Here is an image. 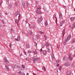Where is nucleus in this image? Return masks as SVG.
Listing matches in <instances>:
<instances>
[{
	"label": "nucleus",
	"instance_id": "1",
	"mask_svg": "<svg viewBox=\"0 0 75 75\" xmlns=\"http://www.w3.org/2000/svg\"><path fill=\"white\" fill-rule=\"evenodd\" d=\"M22 6L23 8H25V7L28 8L30 7V4L28 2H27L26 4V6L25 5V3L24 2L22 3Z\"/></svg>",
	"mask_w": 75,
	"mask_h": 75
},
{
	"label": "nucleus",
	"instance_id": "2",
	"mask_svg": "<svg viewBox=\"0 0 75 75\" xmlns=\"http://www.w3.org/2000/svg\"><path fill=\"white\" fill-rule=\"evenodd\" d=\"M42 16L40 17L39 18V20H38V23L39 24H40L41 22H42Z\"/></svg>",
	"mask_w": 75,
	"mask_h": 75
},
{
	"label": "nucleus",
	"instance_id": "3",
	"mask_svg": "<svg viewBox=\"0 0 75 75\" xmlns=\"http://www.w3.org/2000/svg\"><path fill=\"white\" fill-rule=\"evenodd\" d=\"M4 62H5V63H6V64H8V63H9V62L7 60V58L6 57H4Z\"/></svg>",
	"mask_w": 75,
	"mask_h": 75
},
{
	"label": "nucleus",
	"instance_id": "4",
	"mask_svg": "<svg viewBox=\"0 0 75 75\" xmlns=\"http://www.w3.org/2000/svg\"><path fill=\"white\" fill-rule=\"evenodd\" d=\"M64 65L66 67H69V66H70V65H71V63L69 62H67L65 63Z\"/></svg>",
	"mask_w": 75,
	"mask_h": 75
},
{
	"label": "nucleus",
	"instance_id": "5",
	"mask_svg": "<svg viewBox=\"0 0 75 75\" xmlns=\"http://www.w3.org/2000/svg\"><path fill=\"white\" fill-rule=\"evenodd\" d=\"M18 16V19H17L18 23H19V21H20V15L19 14L16 15V16Z\"/></svg>",
	"mask_w": 75,
	"mask_h": 75
},
{
	"label": "nucleus",
	"instance_id": "6",
	"mask_svg": "<svg viewBox=\"0 0 75 75\" xmlns=\"http://www.w3.org/2000/svg\"><path fill=\"white\" fill-rule=\"evenodd\" d=\"M69 57H68V58L70 60V61H72V57H71V54H69Z\"/></svg>",
	"mask_w": 75,
	"mask_h": 75
},
{
	"label": "nucleus",
	"instance_id": "7",
	"mask_svg": "<svg viewBox=\"0 0 75 75\" xmlns=\"http://www.w3.org/2000/svg\"><path fill=\"white\" fill-rule=\"evenodd\" d=\"M71 35H69L67 38L66 40V41H68L71 39Z\"/></svg>",
	"mask_w": 75,
	"mask_h": 75
},
{
	"label": "nucleus",
	"instance_id": "8",
	"mask_svg": "<svg viewBox=\"0 0 75 75\" xmlns=\"http://www.w3.org/2000/svg\"><path fill=\"white\" fill-rule=\"evenodd\" d=\"M59 18L60 20H62V13H59Z\"/></svg>",
	"mask_w": 75,
	"mask_h": 75
},
{
	"label": "nucleus",
	"instance_id": "9",
	"mask_svg": "<svg viewBox=\"0 0 75 75\" xmlns=\"http://www.w3.org/2000/svg\"><path fill=\"white\" fill-rule=\"evenodd\" d=\"M15 40H16V41H20V36H18V37L17 39L15 38Z\"/></svg>",
	"mask_w": 75,
	"mask_h": 75
},
{
	"label": "nucleus",
	"instance_id": "10",
	"mask_svg": "<svg viewBox=\"0 0 75 75\" xmlns=\"http://www.w3.org/2000/svg\"><path fill=\"white\" fill-rule=\"evenodd\" d=\"M8 66H9V65H5V68H6L7 70L8 71H10V69L8 68Z\"/></svg>",
	"mask_w": 75,
	"mask_h": 75
},
{
	"label": "nucleus",
	"instance_id": "11",
	"mask_svg": "<svg viewBox=\"0 0 75 75\" xmlns=\"http://www.w3.org/2000/svg\"><path fill=\"white\" fill-rule=\"evenodd\" d=\"M64 23H65V21H62L60 24V27L62 26L64 24Z\"/></svg>",
	"mask_w": 75,
	"mask_h": 75
},
{
	"label": "nucleus",
	"instance_id": "12",
	"mask_svg": "<svg viewBox=\"0 0 75 75\" xmlns=\"http://www.w3.org/2000/svg\"><path fill=\"white\" fill-rule=\"evenodd\" d=\"M52 59L53 61H54V60L55 59V57L54 56V54H52L51 55Z\"/></svg>",
	"mask_w": 75,
	"mask_h": 75
},
{
	"label": "nucleus",
	"instance_id": "13",
	"mask_svg": "<svg viewBox=\"0 0 75 75\" xmlns=\"http://www.w3.org/2000/svg\"><path fill=\"white\" fill-rule=\"evenodd\" d=\"M36 12L37 14H41V12H40V11L36 10Z\"/></svg>",
	"mask_w": 75,
	"mask_h": 75
},
{
	"label": "nucleus",
	"instance_id": "14",
	"mask_svg": "<svg viewBox=\"0 0 75 75\" xmlns=\"http://www.w3.org/2000/svg\"><path fill=\"white\" fill-rule=\"evenodd\" d=\"M45 45L47 47H48V46H49V47H51V44L48 43H46Z\"/></svg>",
	"mask_w": 75,
	"mask_h": 75
},
{
	"label": "nucleus",
	"instance_id": "15",
	"mask_svg": "<svg viewBox=\"0 0 75 75\" xmlns=\"http://www.w3.org/2000/svg\"><path fill=\"white\" fill-rule=\"evenodd\" d=\"M32 59L33 61H34V63H35V62H36V59L35 58V57L34 56L33 57Z\"/></svg>",
	"mask_w": 75,
	"mask_h": 75
},
{
	"label": "nucleus",
	"instance_id": "16",
	"mask_svg": "<svg viewBox=\"0 0 75 75\" xmlns=\"http://www.w3.org/2000/svg\"><path fill=\"white\" fill-rule=\"evenodd\" d=\"M75 19V18L74 17H71L70 18V20L71 21H73Z\"/></svg>",
	"mask_w": 75,
	"mask_h": 75
},
{
	"label": "nucleus",
	"instance_id": "17",
	"mask_svg": "<svg viewBox=\"0 0 75 75\" xmlns=\"http://www.w3.org/2000/svg\"><path fill=\"white\" fill-rule=\"evenodd\" d=\"M67 42H68V41H66V40H64V42H63V44L64 45H66L67 44Z\"/></svg>",
	"mask_w": 75,
	"mask_h": 75
},
{
	"label": "nucleus",
	"instance_id": "18",
	"mask_svg": "<svg viewBox=\"0 0 75 75\" xmlns=\"http://www.w3.org/2000/svg\"><path fill=\"white\" fill-rule=\"evenodd\" d=\"M47 51L46 50H43V54L44 55H45L47 54Z\"/></svg>",
	"mask_w": 75,
	"mask_h": 75
},
{
	"label": "nucleus",
	"instance_id": "19",
	"mask_svg": "<svg viewBox=\"0 0 75 75\" xmlns=\"http://www.w3.org/2000/svg\"><path fill=\"white\" fill-rule=\"evenodd\" d=\"M12 6H13L12 5V4H10L9 5L8 8H12Z\"/></svg>",
	"mask_w": 75,
	"mask_h": 75
},
{
	"label": "nucleus",
	"instance_id": "20",
	"mask_svg": "<svg viewBox=\"0 0 75 75\" xmlns=\"http://www.w3.org/2000/svg\"><path fill=\"white\" fill-rule=\"evenodd\" d=\"M48 25V22H47V21L46 20L45 21V26H47Z\"/></svg>",
	"mask_w": 75,
	"mask_h": 75
},
{
	"label": "nucleus",
	"instance_id": "21",
	"mask_svg": "<svg viewBox=\"0 0 75 75\" xmlns=\"http://www.w3.org/2000/svg\"><path fill=\"white\" fill-rule=\"evenodd\" d=\"M71 73L70 71H68L67 72V75H70Z\"/></svg>",
	"mask_w": 75,
	"mask_h": 75
},
{
	"label": "nucleus",
	"instance_id": "22",
	"mask_svg": "<svg viewBox=\"0 0 75 75\" xmlns=\"http://www.w3.org/2000/svg\"><path fill=\"white\" fill-rule=\"evenodd\" d=\"M36 37L37 40H39L40 39V36H39V35L37 34L36 35Z\"/></svg>",
	"mask_w": 75,
	"mask_h": 75
},
{
	"label": "nucleus",
	"instance_id": "23",
	"mask_svg": "<svg viewBox=\"0 0 75 75\" xmlns=\"http://www.w3.org/2000/svg\"><path fill=\"white\" fill-rule=\"evenodd\" d=\"M16 67V65L15 64H13L12 66V69H14V68H15Z\"/></svg>",
	"mask_w": 75,
	"mask_h": 75
},
{
	"label": "nucleus",
	"instance_id": "24",
	"mask_svg": "<svg viewBox=\"0 0 75 75\" xmlns=\"http://www.w3.org/2000/svg\"><path fill=\"white\" fill-rule=\"evenodd\" d=\"M2 22L4 24H6V22H5V21H4L3 20H2Z\"/></svg>",
	"mask_w": 75,
	"mask_h": 75
},
{
	"label": "nucleus",
	"instance_id": "25",
	"mask_svg": "<svg viewBox=\"0 0 75 75\" xmlns=\"http://www.w3.org/2000/svg\"><path fill=\"white\" fill-rule=\"evenodd\" d=\"M34 53L35 54H37V53H38V52H37V51L36 50H35L34 51Z\"/></svg>",
	"mask_w": 75,
	"mask_h": 75
},
{
	"label": "nucleus",
	"instance_id": "26",
	"mask_svg": "<svg viewBox=\"0 0 75 75\" xmlns=\"http://www.w3.org/2000/svg\"><path fill=\"white\" fill-rule=\"evenodd\" d=\"M75 42V39H74L71 42V44H73V43H74Z\"/></svg>",
	"mask_w": 75,
	"mask_h": 75
},
{
	"label": "nucleus",
	"instance_id": "27",
	"mask_svg": "<svg viewBox=\"0 0 75 75\" xmlns=\"http://www.w3.org/2000/svg\"><path fill=\"white\" fill-rule=\"evenodd\" d=\"M67 60V58L65 57H64L63 59V61H65Z\"/></svg>",
	"mask_w": 75,
	"mask_h": 75
},
{
	"label": "nucleus",
	"instance_id": "28",
	"mask_svg": "<svg viewBox=\"0 0 75 75\" xmlns=\"http://www.w3.org/2000/svg\"><path fill=\"white\" fill-rule=\"evenodd\" d=\"M59 69L60 71H62V66H60Z\"/></svg>",
	"mask_w": 75,
	"mask_h": 75
},
{
	"label": "nucleus",
	"instance_id": "29",
	"mask_svg": "<svg viewBox=\"0 0 75 75\" xmlns=\"http://www.w3.org/2000/svg\"><path fill=\"white\" fill-rule=\"evenodd\" d=\"M26 47L27 48H29L30 47V45H29L28 44H27L26 45Z\"/></svg>",
	"mask_w": 75,
	"mask_h": 75
},
{
	"label": "nucleus",
	"instance_id": "30",
	"mask_svg": "<svg viewBox=\"0 0 75 75\" xmlns=\"http://www.w3.org/2000/svg\"><path fill=\"white\" fill-rule=\"evenodd\" d=\"M26 61H30V59L28 58H26Z\"/></svg>",
	"mask_w": 75,
	"mask_h": 75
},
{
	"label": "nucleus",
	"instance_id": "31",
	"mask_svg": "<svg viewBox=\"0 0 75 75\" xmlns=\"http://www.w3.org/2000/svg\"><path fill=\"white\" fill-rule=\"evenodd\" d=\"M65 29H64L63 30V36H64V35L65 33Z\"/></svg>",
	"mask_w": 75,
	"mask_h": 75
},
{
	"label": "nucleus",
	"instance_id": "32",
	"mask_svg": "<svg viewBox=\"0 0 75 75\" xmlns=\"http://www.w3.org/2000/svg\"><path fill=\"white\" fill-rule=\"evenodd\" d=\"M15 20L16 23H17V25H18V22H17V19H15Z\"/></svg>",
	"mask_w": 75,
	"mask_h": 75
},
{
	"label": "nucleus",
	"instance_id": "33",
	"mask_svg": "<svg viewBox=\"0 0 75 75\" xmlns=\"http://www.w3.org/2000/svg\"><path fill=\"white\" fill-rule=\"evenodd\" d=\"M38 33H40V34H44V32H42L41 31H38Z\"/></svg>",
	"mask_w": 75,
	"mask_h": 75
},
{
	"label": "nucleus",
	"instance_id": "34",
	"mask_svg": "<svg viewBox=\"0 0 75 75\" xmlns=\"http://www.w3.org/2000/svg\"><path fill=\"white\" fill-rule=\"evenodd\" d=\"M21 67L23 68V69H25V66L24 65H21Z\"/></svg>",
	"mask_w": 75,
	"mask_h": 75
},
{
	"label": "nucleus",
	"instance_id": "35",
	"mask_svg": "<svg viewBox=\"0 0 75 75\" xmlns=\"http://www.w3.org/2000/svg\"><path fill=\"white\" fill-rule=\"evenodd\" d=\"M44 37L45 38V39L46 40H47V36L45 35H44Z\"/></svg>",
	"mask_w": 75,
	"mask_h": 75
},
{
	"label": "nucleus",
	"instance_id": "36",
	"mask_svg": "<svg viewBox=\"0 0 75 75\" xmlns=\"http://www.w3.org/2000/svg\"><path fill=\"white\" fill-rule=\"evenodd\" d=\"M48 52H51V49L49 48L48 51Z\"/></svg>",
	"mask_w": 75,
	"mask_h": 75
},
{
	"label": "nucleus",
	"instance_id": "37",
	"mask_svg": "<svg viewBox=\"0 0 75 75\" xmlns=\"http://www.w3.org/2000/svg\"><path fill=\"white\" fill-rule=\"evenodd\" d=\"M21 75H25V74L24 73H23V72H21Z\"/></svg>",
	"mask_w": 75,
	"mask_h": 75
},
{
	"label": "nucleus",
	"instance_id": "38",
	"mask_svg": "<svg viewBox=\"0 0 75 75\" xmlns=\"http://www.w3.org/2000/svg\"><path fill=\"white\" fill-rule=\"evenodd\" d=\"M36 61H39L40 60V58L38 57H37L36 58Z\"/></svg>",
	"mask_w": 75,
	"mask_h": 75
},
{
	"label": "nucleus",
	"instance_id": "39",
	"mask_svg": "<svg viewBox=\"0 0 75 75\" xmlns=\"http://www.w3.org/2000/svg\"><path fill=\"white\" fill-rule=\"evenodd\" d=\"M73 25L74 26V27L73 28V29L75 28V22L73 24Z\"/></svg>",
	"mask_w": 75,
	"mask_h": 75
},
{
	"label": "nucleus",
	"instance_id": "40",
	"mask_svg": "<svg viewBox=\"0 0 75 75\" xmlns=\"http://www.w3.org/2000/svg\"><path fill=\"white\" fill-rule=\"evenodd\" d=\"M56 63L58 64H59V60H57L56 62Z\"/></svg>",
	"mask_w": 75,
	"mask_h": 75
},
{
	"label": "nucleus",
	"instance_id": "41",
	"mask_svg": "<svg viewBox=\"0 0 75 75\" xmlns=\"http://www.w3.org/2000/svg\"><path fill=\"white\" fill-rule=\"evenodd\" d=\"M18 69L19 70H20L21 71V70L23 69H22L21 67H19Z\"/></svg>",
	"mask_w": 75,
	"mask_h": 75
},
{
	"label": "nucleus",
	"instance_id": "42",
	"mask_svg": "<svg viewBox=\"0 0 75 75\" xmlns=\"http://www.w3.org/2000/svg\"><path fill=\"white\" fill-rule=\"evenodd\" d=\"M45 44H44L42 45V48H44V47H45Z\"/></svg>",
	"mask_w": 75,
	"mask_h": 75
},
{
	"label": "nucleus",
	"instance_id": "43",
	"mask_svg": "<svg viewBox=\"0 0 75 75\" xmlns=\"http://www.w3.org/2000/svg\"><path fill=\"white\" fill-rule=\"evenodd\" d=\"M41 8L40 7H38L37 8V9H38V10H40Z\"/></svg>",
	"mask_w": 75,
	"mask_h": 75
},
{
	"label": "nucleus",
	"instance_id": "44",
	"mask_svg": "<svg viewBox=\"0 0 75 75\" xmlns=\"http://www.w3.org/2000/svg\"><path fill=\"white\" fill-rule=\"evenodd\" d=\"M15 6H17V5H18V4L16 2L15 3Z\"/></svg>",
	"mask_w": 75,
	"mask_h": 75
},
{
	"label": "nucleus",
	"instance_id": "45",
	"mask_svg": "<svg viewBox=\"0 0 75 75\" xmlns=\"http://www.w3.org/2000/svg\"><path fill=\"white\" fill-rule=\"evenodd\" d=\"M21 71H19V72H18V75H20V74H21Z\"/></svg>",
	"mask_w": 75,
	"mask_h": 75
},
{
	"label": "nucleus",
	"instance_id": "46",
	"mask_svg": "<svg viewBox=\"0 0 75 75\" xmlns=\"http://www.w3.org/2000/svg\"><path fill=\"white\" fill-rule=\"evenodd\" d=\"M11 33H13V29H11Z\"/></svg>",
	"mask_w": 75,
	"mask_h": 75
},
{
	"label": "nucleus",
	"instance_id": "47",
	"mask_svg": "<svg viewBox=\"0 0 75 75\" xmlns=\"http://www.w3.org/2000/svg\"><path fill=\"white\" fill-rule=\"evenodd\" d=\"M28 19H27L26 21V23H28Z\"/></svg>",
	"mask_w": 75,
	"mask_h": 75
},
{
	"label": "nucleus",
	"instance_id": "48",
	"mask_svg": "<svg viewBox=\"0 0 75 75\" xmlns=\"http://www.w3.org/2000/svg\"><path fill=\"white\" fill-rule=\"evenodd\" d=\"M31 53V50H29L28 51V53Z\"/></svg>",
	"mask_w": 75,
	"mask_h": 75
},
{
	"label": "nucleus",
	"instance_id": "49",
	"mask_svg": "<svg viewBox=\"0 0 75 75\" xmlns=\"http://www.w3.org/2000/svg\"><path fill=\"white\" fill-rule=\"evenodd\" d=\"M59 64H57V67H59Z\"/></svg>",
	"mask_w": 75,
	"mask_h": 75
},
{
	"label": "nucleus",
	"instance_id": "50",
	"mask_svg": "<svg viewBox=\"0 0 75 75\" xmlns=\"http://www.w3.org/2000/svg\"><path fill=\"white\" fill-rule=\"evenodd\" d=\"M33 40L34 41V40H35V38H33Z\"/></svg>",
	"mask_w": 75,
	"mask_h": 75
},
{
	"label": "nucleus",
	"instance_id": "51",
	"mask_svg": "<svg viewBox=\"0 0 75 75\" xmlns=\"http://www.w3.org/2000/svg\"><path fill=\"white\" fill-rule=\"evenodd\" d=\"M40 51H41V52H42V50L41 48L40 50Z\"/></svg>",
	"mask_w": 75,
	"mask_h": 75
},
{
	"label": "nucleus",
	"instance_id": "52",
	"mask_svg": "<svg viewBox=\"0 0 75 75\" xmlns=\"http://www.w3.org/2000/svg\"><path fill=\"white\" fill-rule=\"evenodd\" d=\"M5 14H6V15H7V14H8V13H7V12H6L5 13Z\"/></svg>",
	"mask_w": 75,
	"mask_h": 75
},
{
	"label": "nucleus",
	"instance_id": "53",
	"mask_svg": "<svg viewBox=\"0 0 75 75\" xmlns=\"http://www.w3.org/2000/svg\"><path fill=\"white\" fill-rule=\"evenodd\" d=\"M1 4H2V3H1V1H0V5H1Z\"/></svg>",
	"mask_w": 75,
	"mask_h": 75
},
{
	"label": "nucleus",
	"instance_id": "54",
	"mask_svg": "<svg viewBox=\"0 0 75 75\" xmlns=\"http://www.w3.org/2000/svg\"><path fill=\"white\" fill-rule=\"evenodd\" d=\"M56 18V21L57 22V17H55Z\"/></svg>",
	"mask_w": 75,
	"mask_h": 75
},
{
	"label": "nucleus",
	"instance_id": "55",
	"mask_svg": "<svg viewBox=\"0 0 75 75\" xmlns=\"http://www.w3.org/2000/svg\"><path fill=\"white\" fill-rule=\"evenodd\" d=\"M2 14H1L0 13V17H1Z\"/></svg>",
	"mask_w": 75,
	"mask_h": 75
},
{
	"label": "nucleus",
	"instance_id": "56",
	"mask_svg": "<svg viewBox=\"0 0 75 75\" xmlns=\"http://www.w3.org/2000/svg\"><path fill=\"white\" fill-rule=\"evenodd\" d=\"M24 54H25V55L26 54V52H24Z\"/></svg>",
	"mask_w": 75,
	"mask_h": 75
},
{
	"label": "nucleus",
	"instance_id": "57",
	"mask_svg": "<svg viewBox=\"0 0 75 75\" xmlns=\"http://www.w3.org/2000/svg\"><path fill=\"white\" fill-rule=\"evenodd\" d=\"M57 48H59V47L58 46V45L57 46Z\"/></svg>",
	"mask_w": 75,
	"mask_h": 75
},
{
	"label": "nucleus",
	"instance_id": "58",
	"mask_svg": "<svg viewBox=\"0 0 75 75\" xmlns=\"http://www.w3.org/2000/svg\"><path fill=\"white\" fill-rule=\"evenodd\" d=\"M43 68L44 69H45V67H44V66H43Z\"/></svg>",
	"mask_w": 75,
	"mask_h": 75
},
{
	"label": "nucleus",
	"instance_id": "59",
	"mask_svg": "<svg viewBox=\"0 0 75 75\" xmlns=\"http://www.w3.org/2000/svg\"><path fill=\"white\" fill-rule=\"evenodd\" d=\"M33 75H36V74H34V73H33Z\"/></svg>",
	"mask_w": 75,
	"mask_h": 75
},
{
	"label": "nucleus",
	"instance_id": "60",
	"mask_svg": "<svg viewBox=\"0 0 75 75\" xmlns=\"http://www.w3.org/2000/svg\"><path fill=\"white\" fill-rule=\"evenodd\" d=\"M57 74H58V71L57 70Z\"/></svg>",
	"mask_w": 75,
	"mask_h": 75
},
{
	"label": "nucleus",
	"instance_id": "61",
	"mask_svg": "<svg viewBox=\"0 0 75 75\" xmlns=\"http://www.w3.org/2000/svg\"><path fill=\"white\" fill-rule=\"evenodd\" d=\"M9 47H10V48H11V46L10 45Z\"/></svg>",
	"mask_w": 75,
	"mask_h": 75
},
{
	"label": "nucleus",
	"instance_id": "62",
	"mask_svg": "<svg viewBox=\"0 0 75 75\" xmlns=\"http://www.w3.org/2000/svg\"><path fill=\"white\" fill-rule=\"evenodd\" d=\"M29 75V74H28V73H27V74H26V75Z\"/></svg>",
	"mask_w": 75,
	"mask_h": 75
},
{
	"label": "nucleus",
	"instance_id": "63",
	"mask_svg": "<svg viewBox=\"0 0 75 75\" xmlns=\"http://www.w3.org/2000/svg\"><path fill=\"white\" fill-rule=\"evenodd\" d=\"M33 28H35V25H34L33 26Z\"/></svg>",
	"mask_w": 75,
	"mask_h": 75
},
{
	"label": "nucleus",
	"instance_id": "64",
	"mask_svg": "<svg viewBox=\"0 0 75 75\" xmlns=\"http://www.w3.org/2000/svg\"><path fill=\"white\" fill-rule=\"evenodd\" d=\"M44 71H45V69H44Z\"/></svg>",
	"mask_w": 75,
	"mask_h": 75
}]
</instances>
